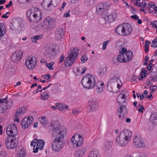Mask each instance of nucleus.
<instances>
[{
  "mask_svg": "<svg viewBox=\"0 0 157 157\" xmlns=\"http://www.w3.org/2000/svg\"><path fill=\"white\" fill-rule=\"evenodd\" d=\"M133 145L136 147H145L141 137L140 136H136L133 139Z\"/></svg>",
  "mask_w": 157,
  "mask_h": 157,
  "instance_id": "obj_12",
  "label": "nucleus"
},
{
  "mask_svg": "<svg viewBox=\"0 0 157 157\" xmlns=\"http://www.w3.org/2000/svg\"><path fill=\"white\" fill-rule=\"evenodd\" d=\"M3 26V23H0V42L2 40V38L3 37L4 35L6 33L4 30L2 29Z\"/></svg>",
  "mask_w": 157,
  "mask_h": 157,
  "instance_id": "obj_36",
  "label": "nucleus"
},
{
  "mask_svg": "<svg viewBox=\"0 0 157 157\" xmlns=\"http://www.w3.org/2000/svg\"><path fill=\"white\" fill-rule=\"evenodd\" d=\"M64 59V57L63 55L62 54L60 57V59H59V63H61L63 62V59Z\"/></svg>",
  "mask_w": 157,
  "mask_h": 157,
  "instance_id": "obj_62",
  "label": "nucleus"
},
{
  "mask_svg": "<svg viewBox=\"0 0 157 157\" xmlns=\"http://www.w3.org/2000/svg\"><path fill=\"white\" fill-rule=\"evenodd\" d=\"M122 43L121 41L118 40L116 43L115 47L117 48H120L122 47Z\"/></svg>",
  "mask_w": 157,
  "mask_h": 157,
  "instance_id": "obj_51",
  "label": "nucleus"
},
{
  "mask_svg": "<svg viewBox=\"0 0 157 157\" xmlns=\"http://www.w3.org/2000/svg\"><path fill=\"white\" fill-rule=\"evenodd\" d=\"M7 136H15L18 133V131L16 125L11 124L8 125L6 129Z\"/></svg>",
  "mask_w": 157,
  "mask_h": 157,
  "instance_id": "obj_10",
  "label": "nucleus"
},
{
  "mask_svg": "<svg viewBox=\"0 0 157 157\" xmlns=\"http://www.w3.org/2000/svg\"><path fill=\"white\" fill-rule=\"evenodd\" d=\"M157 89V87L155 85H153L150 87V89L151 90L150 93H151L152 92H154V91H155Z\"/></svg>",
  "mask_w": 157,
  "mask_h": 157,
  "instance_id": "obj_53",
  "label": "nucleus"
},
{
  "mask_svg": "<svg viewBox=\"0 0 157 157\" xmlns=\"http://www.w3.org/2000/svg\"><path fill=\"white\" fill-rule=\"evenodd\" d=\"M123 33L122 36H125L130 34L133 29L131 25L127 23H123Z\"/></svg>",
  "mask_w": 157,
  "mask_h": 157,
  "instance_id": "obj_11",
  "label": "nucleus"
},
{
  "mask_svg": "<svg viewBox=\"0 0 157 157\" xmlns=\"http://www.w3.org/2000/svg\"><path fill=\"white\" fill-rule=\"evenodd\" d=\"M86 148H80L78 149L75 153V157H82L84 155Z\"/></svg>",
  "mask_w": 157,
  "mask_h": 157,
  "instance_id": "obj_23",
  "label": "nucleus"
},
{
  "mask_svg": "<svg viewBox=\"0 0 157 157\" xmlns=\"http://www.w3.org/2000/svg\"><path fill=\"white\" fill-rule=\"evenodd\" d=\"M23 54L21 50L16 51L11 56V60L14 63H17L21 59Z\"/></svg>",
  "mask_w": 157,
  "mask_h": 157,
  "instance_id": "obj_16",
  "label": "nucleus"
},
{
  "mask_svg": "<svg viewBox=\"0 0 157 157\" xmlns=\"http://www.w3.org/2000/svg\"><path fill=\"white\" fill-rule=\"evenodd\" d=\"M88 157H100V155L97 149H92L88 154Z\"/></svg>",
  "mask_w": 157,
  "mask_h": 157,
  "instance_id": "obj_28",
  "label": "nucleus"
},
{
  "mask_svg": "<svg viewBox=\"0 0 157 157\" xmlns=\"http://www.w3.org/2000/svg\"><path fill=\"white\" fill-rule=\"evenodd\" d=\"M6 155V152L5 151L3 150L0 152V155L5 156Z\"/></svg>",
  "mask_w": 157,
  "mask_h": 157,
  "instance_id": "obj_60",
  "label": "nucleus"
},
{
  "mask_svg": "<svg viewBox=\"0 0 157 157\" xmlns=\"http://www.w3.org/2000/svg\"><path fill=\"white\" fill-rule=\"evenodd\" d=\"M87 69V67H86L84 68L78 67L76 68V71L75 74L77 75H82L85 73Z\"/></svg>",
  "mask_w": 157,
  "mask_h": 157,
  "instance_id": "obj_29",
  "label": "nucleus"
},
{
  "mask_svg": "<svg viewBox=\"0 0 157 157\" xmlns=\"http://www.w3.org/2000/svg\"><path fill=\"white\" fill-rule=\"evenodd\" d=\"M117 16V11L116 10H113L111 12L110 14L105 16V18L107 21L112 22L116 18Z\"/></svg>",
  "mask_w": 157,
  "mask_h": 157,
  "instance_id": "obj_18",
  "label": "nucleus"
},
{
  "mask_svg": "<svg viewBox=\"0 0 157 157\" xmlns=\"http://www.w3.org/2000/svg\"><path fill=\"white\" fill-rule=\"evenodd\" d=\"M55 49L54 48H50L47 50L44 53V55L48 59H52L54 58L56 56Z\"/></svg>",
  "mask_w": 157,
  "mask_h": 157,
  "instance_id": "obj_19",
  "label": "nucleus"
},
{
  "mask_svg": "<svg viewBox=\"0 0 157 157\" xmlns=\"http://www.w3.org/2000/svg\"><path fill=\"white\" fill-rule=\"evenodd\" d=\"M71 140L73 146L76 147L81 146L83 142L82 137L78 134H75L73 136Z\"/></svg>",
  "mask_w": 157,
  "mask_h": 157,
  "instance_id": "obj_9",
  "label": "nucleus"
},
{
  "mask_svg": "<svg viewBox=\"0 0 157 157\" xmlns=\"http://www.w3.org/2000/svg\"><path fill=\"white\" fill-rule=\"evenodd\" d=\"M44 145V142L43 140H38L35 139L31 142V146H33L34 148L33 152L36 153L38 152V149L42 150Z\"/></svg>",
  "mask_w": 157,
  "mask_h": 157,
  "instance_id": "obj_7",
  "label": "nucleus"
},
{
  "mask_svg": "<svg viewBox=\"0 0 157 157\" xmlns=\"http://www.w3.org/2000/svg\"><path fill=\"white\" fill-rule=\"evenodd\" d=\"M42 77L43 78L48 80L51 78V76L49 74H47L45 75H42Z\"/></svg>",
  "mask_w": 157,
  "mask_h": 157,
  "instance_id": "obj_55",
  "label": "nucleus"
},
{
  "mask_svg": "<svg viewBox=\"0 0 157 157\" xmlns=\"http://www.w3.org/2000/svg\"><path fill=\"white\" fill-rule=\"evenodd\" d=\"M101 3H102L103 6L105 10V9H108L110 7V3L108 2H102Z\"/></svg>",
  "mask_w": 157,
  "mask_h": 157,
  "instance_id": "obj_46",
  "label": "nucleus"
},
{
  "mask_svg": "<svg viewBox=\"0 0 157 157\" xmlns=\"http://www.w3.org/2000/svg\"><path fill=\"white\" fill-rule=\"evenodd\" d=\"M118 113H123L127 112L126 107L124 105L118 107L117 109Z\"/></svg>",
  "mask_w": 157,
  "mask_h": 157,
  "instance_id": "obj_35",
  "label": "nucleus"
},
{
  "mask_svg": "<svg viewBox=\"0 0 157 157\" xmlns=\"http://www.w3.org/2000/svg\"><path fill=\"white\" fill-rule=\"evenodd\" d=\"M26 111L25 107H21L18 109L15 113V117H21L25 113Z\"/></svg>",
  "mask_w": 157,
  "mask_h": 157,
  "instance_id": "obj_22",
  "label": "nucleus"
},
{
  "mask_svg": "<svg viewBox=\"0 0 157 157\" xmlns=\"http://www.w3.org/2000/svg\"><path fill=\"white\" fill-rule=\"evenodd\" d=\"M131 17L135 20H137L139 19V17L136 15H134L131 16Z\"/></svg>",
  "mask_w": 157,
  "mask_h": 157,
  "instance_id": "obj_64",
  "label": "nucleus"
},
{
  "mask_svg": "<svg viewBox=\"0 0 157 157\" xmlns=\"http://www.w3.org/2000/svg\"><path fill=\"white\" fill-rule=\"evenodd\" d=\"M124 56L125 58L124 59L126 60V63L128 62L131 60L133 58V53L130 50H128L127 52L124 53Z\"/></svg>",
  "mask_w": 157,
  "mask_h": 157,
  "instance_id": "obj_27",
  "label": "nucleus"
},
{
  "mask_svg": "<svg viewBox=\"0 0 157 157\" xmlns=\"http://www.w3.org/2000/svg\"><path fill=\"white\" fill-rule=\"evenodd\" d=\"M149 12L150 13H152L153 11H154L155 5L152 2L149 3L148 5Z\"/></svg>",
  "mask_w": 157,
  "mask_h": 157,
  "instance_id": "obj_39",
  "label": "nucleus"
},
{
  "mask_svg": "<svg viewBox=\"0 0 157 157\" xmlns=\"http://www.w3.org/2000/svg\"><path fill=\"white\" fill-rule=\"evenodd\" d=\"M107 68L106 67H104L101 69L99 72V75L100 76H102L105 74L107 70Z\"/></svg>",
  "mask_w": 157,
  "mask_h": 157,
  "instance_id": "obj_43",
  "label": "nucleus"
},
{
  "mask_svg": "<svg viewBox=\"0 0 157 157\" xmlns=\"http://www.w3.org/2000/svg\"><path fill=\"white\" fill-rule=\"evenodd\" d=\"M39 120L40 123L44 125L48 123L47 119L45 116H43L41 118H40Z\"/></svg>",
  "mask_w": 157,
  "mask_h": 157,
  "instance_id": "obj_40",
  "label": "nucleus"
},
{
  "mask_svg": "<svg viewBox=\"0 0 157 157\" xmlns=\"http://www.w3.org/2000/svg\"><path fill=\"white\" fill-rule=\"evenodd\" d=\"M49 92L48 91L42 93L41 94L40 98L44 100H47L49 98Z\"/></svg>",
  "mask_w": 157,
  "mask_h": 157,
  "instance_id": "obj_34",
  "label": "nucleus"
},
{
  "mask_svg": "<svg viewBox=\"0 0 157 157\" xmlns=\"http://www.w3.org/2000/svg\"><path fill=\"white\" fill-rule=\"evenodd\" d=\"M52 0H44L42 4V6L44 8L47 9V7L48 8L50 7L51 5L52 4Z\"/></svg>",
  "mask_w": 157,
  "mask_h": 157,
  "instance_id": "obj_33",
  "label": "nucleus"
},
{
  "mask_svg": "<svg viewBox=\"0 0 157 157\" xmlns=\"http://www.w3.org/2000/svg\"><path fill=\"white\" fill-rule=\"evenodd\" d=\"M25 21L21 18L15 19L13 22L12 26L14 28L16 27L22 28L24 26Z\"/></svg>",
  "mask_w": 157,
  "mask_h": 157,
  "instance_id": "obj_17",
  "label": "nucleus"
},
{
  "mask_svg": "<svg viewBox=\"0 0 157 157\" xmlns=\"http://www.w3.org/2000/svg\"><path fill=\"white\" fill-rule=\"evenodd\" d=\"M6 108H5L4 106L0 105V113H3L7 110Z\"/></svg>",
  "mask_w": 157,
  "mask_h": 157,
  "instance_id": "obj_52",
  "label": "nucleus"
},
{
  "mask_svg": "<svg viewBox=\"0 0 157 157\" xmlns=\"http://www.w3.org/2000/svg\"><path fill=\"white\" fill-rule=\"evenodd\" d=\"M96 0H87L85 1L86 4L87 6H92L94 5L95 1Z\"/></svg>",
  "mask_w": 157,
  "mask_h": 157,
  "instance_id": "obj_44",
  "label": "nucleus"
},
{
  "mask_svg": "<svg viewBox=\"0 0 157 157\" xmlns=\"http://www.w3.org/2000/svg\"><path fill=\"white\" fill-rule=\"evenodd\" d=\"M112 86H112L111 85H109L108 84V83H107V88L108 90L110 92H112Z\"/></svg>",
  "mask_w": 157,
  "mask_h": 157,
  "instance_id": "obj_56",
  "label": "nucleus"
},
{
  "mask_svg": "<svg viewBox=\"0 0 157 157\" xmlns=\"http://www.w3.org/2000/svg\"><path fill=\"white\" fill-rule=\"evenodd\" d=\"M54 63L52 62L51 63L47 64L46 67H48L49 70H52L53 69V67Z\"/></svg>",
  "mask_w": 157,
  "mask_h": 157,
  "instance_id": "obj_49",
  "label": "nucleus"
},
{
  "mask_svg": "<svg viewBox=\"0 0 157 157\" xmlns=\"http://www.w3.org/2000/svg\"><path fill=\"white\" fill-rule=\"evenodd\" d=\"M78 54L77 48H71L64 60V66L66 67L70 66L76 60Z\"/></svg>",
  "mask_w": 157,
  "mask_h": 157,
  "instance_id": "obj_3",
  "label": "nucleus"
},
{
  "mask_svg": "<svg viewBox=\"0 0 157 157\" xmlns=\"http://www.w3.org/2000/svg\"><path fill=\"white\" fill-rule=\"evenodd\" d=\"M80 59L81 61V63H83L88 59V58L86 55H84L81 56Z\"/></svg>",
  "mask_w": 157,
  "mask_h": 157,
  "instance_id": "obj_45",
  "label": "nucleus"
},
{
  "mask_svg": "<svg viewBox=\"0 0 157 157\" xmlns=\"http://www.w3.org/2000/svg\"><path fill=\"white\" fill-rule=\"evenodd\" d=\"M5 145L8 149H13L17 146L16 138L15 136H7L5 141Z\"/></svg>",
  "mask_w": 157,
  "mask_h": 157,
  "instance_id": "obj_6",
  "label": "nucleus"
},
{
  "mask_svg": "<svg viewBox=\"0 0 157 157\" xmlns=\"http://www.w3.org/2000/svg\"><path fill=\"white\" fill-rule=\"evenodd\" d=\"M6 107L7 109H9L13 105V103L12 101H6Z\"/></svg>",
  "mask_w": 157,
  "mask_h": 157,
  "instance_id": "obj_42",
  "label": "nucleus"
},
{
  "mask_svg": "<svg viewBox=\"0 0 157 157\" xmlns=\"http://www.w3.org/2000/svg\"><path fill=\"white\" fill-rule=\"evenodd\" d=\"M81 82L84 87L88 89H93L95 84V77L90 74H86L82 79Z\"/></svg>",
  "mask_w": 157,
  "mask_h": 157,
  "instance_id": "obj_5",
  "label": "nucleus"
},
{
  "mask_svg": "<svg viewBox=\"0 0 157 157\" xmlns=\"http://www.w3.org/2000/svg\"><path fill=\"white\" fill-rule=\"evenodd\" d=\"M37 59L34 56H30L26 59L25 65L29 70L33 69L36 64Z\"/></svg>",
  "mask_w": 157,
  "mask_h": 157,
  "instance_id": "obj_8",
  "label": "nucleus"
},
{
  "mask_svg": "<svg viewBox=\"0 0 157 157\" xmlns=\"http://www.w3.org/2000/svg\"><path fill=\"white\" fill-rule=\"evenodd\" d=\"M151 25L153 27L154 26L155 28H157V21L152 22L151 23Z\"/></svg>",
  "mask_w": 157,
  "mask_h": 157,
  "instance_id": "obj_59",
  "label": "nucleus"
},
{
  "mask_svg": "<svg viewBox=\"0 0 157 157\" xmlns=\"http://www.w3.org/2000/svg\"><path fill=\"white\" fill-rule=\"evenodd\" d=\"M151 44V46L152 47L154 48L157 47V39L156 38H154L152 40Z\"/></svg>",
  "mask_w": 157,
  "mask_h": 157,
  "instance_id": "obj_48",
  "label": "nucleus"
},
{
  "mask_svg": "<svg viewBox=\"0 0 157 157\" xmlns=\"http://www.w3.org/2000/svg\"><path fill=\"white\" fill-rule=\"evenodd\" d=\"M70 10H68L67 13H65L63 14V17H69L70 16Z\"/></svg>",
  "mask_w": 157,
  "mask_h": 157,
  "instance_id": "obj_63",
  "label": "nucleus"
},
{
  "mask_svg": "<svg viewBox=\"0 0 157 157\" xmlns=\"http://www.w3.org/2000/svg\"><path fill=\"white\" fill-rule=\"evenodd\" d=\"M97 87L95 91L98 94H101L103 91V88L104 87V83L101 81H99L96 84Z\"/></svg>",
  "mask_w": 157,
  "mask_h": 157,
  "instance_id": "obj_21",
  "label": "nucleus"
},
{
  "mask_svg": "<svg viewBox=\"0 0 157 157\" xmlns=\"http://www.w3.org/2000/svg\"><path fill=\"white\" fill-rule=\"evenodd\" d=\"M102 3H100L96 6V13L97 14L101 15L103 14L105 10L103 8Z\"/></svg>",
  "mask_w": 157,
  "mask_h": 157,
  "instance_id": "obj_26",
  "label": "nucleus"
},
{
  "mask_svg": "<svg viewBox=\"0 0 157 157\" xmlns=\"http://www.w3.org/2000/svg\"><path fill=\"white\" fill-rule=\"evenodd\" d=\"M124 58L123 54L118 55L117 56V61L119 63H125L127 59L125 60Z\"/></svg>",
  "mask_w": 157,
  "mask_h": 157,
  "instance_id": "obj_32",
  "label": "nucleus"
},
{
  "mask_svg": "<svg viewBox=\"0 0 157 157\" xmlns=\"http://www.w3.org/2000/svg\"><path fill=\"white\" fill-rule=\"evenodd\" d=\"M52 127V136L55 139L53 140L52 148L55 151H59L62 148V141L66 135V129L65 127L60 126L57 121L55 122Z\"/></svg>",
  "mask_w": 157,
  "mask_h": 157,
  "instance_id": "obj_1",
  "label": "nucleus"
},
{
  "mask_svg": "<svg viewBox=\"0 0 157 157\" xmlns=\"http://www.w3.org/2000/svg\"><path fill=\"white\" fill-rule=\"evenodd\" d=\"M120 79L117 76L111 78L108 82L109 85H111L112 86H115L119 81L120 82Z\"/></svg>",
  "mask_w": 157,
  "mask_h": 157,
  "instance_id": "obj_25",
  "label": "nucleus"
},
{
  "mask_svg": "<svg viewBox=\"0 0 157 157\" xmlns=\"http://www.w3.org/2000/svg\"><path fill=\"white\" fill-rule=\"evenodd\" d=\"M64 35V32L62 28H59L57 29L55 33V38L57 40H60L62 39Z\"/></svg>",
  "mask_w": 157,
  "mask_h": 157,
  "instance_id": "obj_20",
  "label": "nucleus"
},
{
  "mask_svg": "<svg viewBox=\"0 0 157 157\" xmlns=\"http://www.w3.org/2000/svg\"><path fill=\"white\" fill-rule=\"evenodd\" d=\"M123 24L118 25L115 29V32L117 34L122 36L123 33Z\"/></svg>",
  "mask_w": 157,
  "mask_h": 157,
  "instance_id": "obj_30",
  "label": "nucleus"
},
{
  "mask_svg": "<svg viewBox=\"0 0 157 157\" xmlns=\"http://www.w3.org/2000/svg\"><path fill=\"white\" fill-rule=\"evenodd\" d=\"M127 94V91L125 90H123L119 95L117 101L119 105L125 102L126 98L127 97L126 94Z\"/></svg>",
  "mask_w": 157,
  "mask_h": 157,
  "instance_id": "obj_15",
  "label": "nucleus"
},
{
  "mask_svg": "<svg viewBox=\"0 0 157 157\" xmlns=\"http://www.w3.org/2000/svg\"><path fill=\"white\" fill-rule=\"evenodd\" d=\"M80 113V112L79 111L78 109H75L73 110L72 111V113L74 114H78Z\"/></svg>",
  "mask_w": 157,
  "mask_h": 157,
  "instance_id": "obj_58",
  "label": "nucleus"
},
{
  "mask_svg": "<svg viewBox=\"0 0 157 157\" xmlns=\"http://www.w3.org/2000/svg\"><path fill=\"white\" fill-rule=\"evenodd\" d=\"M20 151H19L18 154L17 155V156L19 157H24L26 155V153L24 151V148L21 147V148H19Z\"/></svg>",
  "mask_w": 157,
  "mask_h": 157,
  "instance_id": "obj_37",
  "label": "nucleus"
},
{
  "mask_svg": "<svg viewBox=\"0 0 157 157\" xmlns=\"http://www.w3.org/2000/svg\"><path fill=\"white\" fill-rule=\"evenodd\" d=\"M132 137L131 132L128 129H125L118 134L115 144L119 146H125L128 143Z\"/></svg>",
  "mask_w": 157,
  "mask_h": 157,
  "instance_id": "obj_2",
  "label": "nucleus"
},
{
  "mask_svg": "<svg viewBox=\"0 0 157 157\" xmlns=\"http://www.w3.org/2000/svg\"><path fill=\"white\" fill-rule=\"evenodd\" d=\"M138 106L139 108L138 109V111L139 112L142 113L144 109V107L143 106L140 105V104H139Z\"/></svg>",
  "mask_w": 157,
  "mask_h": 157,
  "instance_id": "obj_50",
  "label": "nucleus"
},
{
  "mask_svg": "<svg viewBox=\"0 0 157 157\" xmlns=\"http://www.w3.org/2000/svg\"><path fill=\"white\" fill-rule=\"evenodd\" d=\"M56 105L57 108L61 111H63L65 109H67L68 107L67 105L61 103H56Z\"/></svg>",
  "mask_w": 157,
  "mask_h": 157,
  "instance_id": "obj_31",
  "label": "nucleus"
},
{
  "mask_svg": "<svg viewBox=\"0 0 157 157\" xmlns=\"http://www.w3.org/2000/svg\"><path fill=\"white\" fill-rule=\"evenodd\" d=\"M53 19L50 17H48L44 20V22L48 25H50L52 24Z\"/></svg>",
  "mask_w": 157,
  "mask_h": 157,
  "instance_id": "obj_41",
  "label": "nucleus"
},
{
  "mask_svg": "<svg viewBox=\"0 0 157 157\" xmlns=\"http://www.w3.org/2000/svg\"><path fill=\"white\" fill-rule=\"evenodd\" d=\"M149 119L150 121L152 124L157 125V112L151 113Z\"/></svg>",
  "mask_w": 157,
  "mask_h": 157,
  "instance_id": "obj_24",
  "label": "nucleus"
},
{
  "mask_svg": "<svg viewBox=\"0 0 157 157\" xmlns=\"http://www.w3.org/2000/svg\"><path fill=\"white\" fill-rule=\"evenodd\" d=\"M88 106L90 108L88 111L89 112L94 111L98 108V104L96 100L93 98L90 99L88 103Z\"/></svg>",
  "mask_w": 157,
  "mask_h": 157,
  "instance_id": "obj_14",
  "label": "nucleus"
},
{
  "mask_svg": "<svg viewBox=\"0 0 157 157\" xmlns=\"http://www.w3.org/2000/svg\"><path fill=\"white\" fill-rule=\"evenodd\" d=\"M27 16L29 20L31 22H39L42 18L40 11L34 8L29 9L28 10Z\"/></svg>",
  "mask_w": 157,
  "mask_h": 157,
  "instance_id": "obj_4",
  "label": "nucleus"
},
{
  "mask_svg": "<svg viewBox=\"0 0 157 157\" xmlns=\"http://www.w3.org/2000/svg\"><path fill=\"white\" fill-rule=\"evenodd\" d=\"M147 75V73H145L144 72H141V78H143L144 77H145Z\"/></svg>",
  "mask_w": 157,
  "mask_h": 157,
  "instance_id": "obj_61",
  "label": "nucleus"
},
{
  "mask_svg": "<svg viewBox=\"0 0 157 157\" xmlns=\"http://www.w3.org/2000/svg\"><path fill=\"white\" fill-rule=\"evenodd\" d=\"M33 120V118L31 116L24 118L21 122V125L22 128L25 129L29 127L32 124Z\"/></svg>",
  "mask_w": 157,
  "mask_h": 157,
  "instance_id": "obj_13",
  "label": "nucleus"
},
{
  "mask_svg": "<svg viewBox=\"0 0 157 157\" xmlns=\"http://www.w3.org/2000/svg\"><path fill=\"white\" fill-rule=\"evenodd\" d=\"M58 89V84L56 83L53 85L51 88V90L53 92V93H54L55 91H56Z\"/></svg>",
  "mask_w": 157,
  "mask_h": 157,
  "instance_id": "obj_47",
  "label": "nucleus"
},
{
  "mask_svg": "<svg viewBox=\"0 0 157 157\" xmlns=\"http://www.w3.org/2000/svg\"><path fill=\"white\" fill-rule=\"evenodd\" d=\"M127 49L125 48H122V49L119 51V53L121 54L125 53L127 52Z\"/></svg>",
  "mask_w": 157,
  "mask_h": 157,
  "instance_id": "obj_57",
  "label": "nucleus"
},
{
  "mask_svg": "<svg viewBox=\"0 0 157 157\" xmlns=\"http://www.w3.org/2000/svg\"><path fill=\"white\" fill-rule=\"evenodd\" d=\"M109 42V41H105L102 44V50H105L106 47V46Z\"/></svg>",
  "mask_w": 157,
  "mask_h": 157,
  "instance_id": "obj_54",
  "label": "nucleus"
},
{
  "mask_svg": "<svg viewBox=\"0 0 157 157\" xmlns=\"http://www.w3.org/2000/svg\"><path fill=\"white\" fill-rule=\"evenodd\" d=\"M112 144V142L110 141H106L105 143V147L109 150L111 148Z\"/></svg>",
  "mask_w": 157,
  "mask_h": 157,
  "instance_id": "obj_38",
  "label": "nucleus"
}]
</instances>
